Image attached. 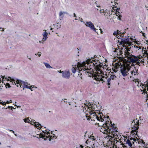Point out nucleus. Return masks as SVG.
Wrapping results in <instances>:
<instances>
[{"mask_svg":"<svg viewBox=\"0 0 148 148\" xmlns=\"http://www.w3.org/2000/svg\"><path fill=\"white\" fill-rule=\"evenodd\" d=\"M131 128L132 130L131 132L133 133L134 132H137V130L139 128L138 126L140 125L139 120H138L135 122V120H133L131 123Z\"/></svg>","mask_w":148,"mask_h":148,"instance_id":"1","label":"nucleus"},{"mask_svg":"<svg viewBox=\"0 0 148 148\" xmlns=\"http://www.w3.org/2000/svg\"><path fill=\"white\" fill-rule=\"evenodd\" d=\"M86 61V60L85 62H83L80 65L79 68L81 69V71H83V72H84L83 71H85V73H87L86 74H90L91 75L92 73H91L90 72H89L88 71H87V70H89L88 66L89 64H88H88L87 63Z\"/></svg>","mask_w":148,"mask_h":148,"instance_id":"2","label":"nucleus"},{"mask_svg":"<svg viewBox=\"0 0 148 148\" xmlns=\"http://www.w3.org/2000/svg\"><path fill=\"white\" fill-rule=\"evenodd\" d=\"M131 67L128 66H124L121 68L120 71L121 72L123 77L127 76L128 75L127 73L130 70Z\"/></svg>","mask_w":148,"mask_h":148,"instance_id":"3","label":"nucleus"},{"mask_svg":"<svg viewBox=\"0 0 148 148\" xmlns=\"http://www.w3.org/2000/svg\"><path fill=\"white\" fill-rule=\"evenodd\" d=\"M110 124H111L110 125V128L111 130L112 129L113 130L110 131V133H111L114 136H116L117 137L118 136V134H116V132H117V128L115 126V125L114 123L112 124V121H110Z\"/></svg>","mask_w":148,"mask_h":148,"instance_id":"4","label":"nucleus"},{"mask_svg":"<svg viewBox=\"0 0 148 148\" xmlns=\"http://www.w3.org/2000/svg\"><path fill=\"white\" fill-rule=\"evenodd\" d=\"M102 127L106 129L105 131L106 133H104V134H110V131L111 130V129L110 124H109V125H108V123L106 122L105 124H103V125Z\"/></svg>","mask_w":148,"mask_h":148,"instance_id":"5","label":"nucleus"},{"mask_svg":"<svg viewBox=\"0 0 148 148\" xmlns=\"http://www.w3.org/2000/svg\"><path fill=\"white\" fill-rule=\"evenodd\" d=\"M131 56L127 57V60H129L132 63H134L138 61L140 58H138L137 57L132 55H131Z\"/></svg>","mask_w":148,"mask_h":148,"instance_id":"6","label":"nucleus"},{"mask_svg":"<svg viewBox=\"0 0 148 148\" xmlns=\"http://www.w3.org/2000/svg\"><path fill=\"white\" fill-rule=\"evenodd\" d=\"M85 25L87 27H89L91 29L93 30L95 32H97L96 30H97V29H96L95 28L94 25L91 21L86 22Z\"/></svg>","mask_w":148,"mask_h":148,"instance_id":"7","label":"nucleus"},{"mask_svg":"<svg viewBox=\"0 0 148 148\" xmlns=\"http://www.w3.org/2000/svg\"><path fill=\"white\" fill-rule=\"evenodd\" d=\"M70 75V73L69 70L67 71H63V74H62V76L63 78L67 79H69Z\"/></svg>","mask_w":148,"mask_h":148,"instance_id":"8","label":"nucleus"},{"mask_svg":"<svg viewBox=\"0 0 148 148\" xmlns=\"http://www.w3.org/2000/svg\"><path fill=\"white\" fill-rule=\"evenodd\" d=\"M86 62L88 64H89L90 63L92 64V66L94 69L95 68V66H96V65L97 64V63L95 60H91L90 59H88L86 60Z\"/></svg>","mask_w":148,"mask_h":148,"instance_id":"9","label":"nucleus"},{"mask_svg":"<svg viewBox=\"0 0 148 148\" xmlns=\"http://www.w3.org/2000/svg\"><path fill=\"white\" fill-rule=\"evenodd\" d=\"M129 36H128L127 38H121V42H123L124 44H127V42L129 41Z\"/></svg>","mask_w":148,"mask_h":148,"instance_id":"10","label":"nucleus"},{"mask_svg":"<svg viewBox=\"0 0 148 148\" xmlns=\"http://www.w3.org/2000/svg\"><path fill=\"white\" fill-rule=\"evenodd\" d=\"M100 64L101 63H100L99 64H97L96 65V66H95V69L96 70V71H100V68L102 67V66Z\"/></svg>","mask_w":148,"mask_h":148,"instance_id":"11","label":"nucleus"},{"mask_svg":"<svg viewBox=\"0 0 148 148\" xmlns=\"http://www.w3.org/2000/svg\"><path fill=\"white\" fill-rule=\"evenodd\" d=\"M130 50H127V49H126L125 51V53L126 54L125 57L126 58H127V57H129V56H131V55H132V54H131L130 53H129L128 52V51H130Z\"/></svg>","mask_w":148,"mask_h":148,"instance_id":"12","label":"nucleus"},{"mask_svg":"<svg viewBox=\"0 0 148 148\" xmlns=\"http://www.w3.org/2000/svg\"><path fill=\"white\" fill-rule=\"evenodd\" d=\"M33 122V123L35 124L34 126L36 128H39V126H40V127H42L41 124H40L38 122H34V121Z\"/></svg>","mask_w":148,"mask_h":148,"instance_id":"13","label":"nucleus"},{"mask_svg":"<svg viewBox=\"0 0 148 148\" xmlns=\"http://www.w3.org/2000/svg\"><path fill=\"white\" fill-rule=\"evenodd\" d=\"M63 14H68V13L67 12H62V11H60L59 13V16L60 17H60V20H62V19L63 18V16L62 17H61V16Z\"/></svg>","mask_w":148,"mask_h":148,"instance_id":"14","label":"nucleus"},{"mask_svg":"<svg viewBox=\"0 0 148 148\" xmlns=\"http://www.w3.org/2000/svg\"><path fill=\"white\" fill-rule=\"evenodd\" d=\"M142 86H144V87H145V88H144L143 89V92L146 93V94H147V93H148V92L147 91V86H146V84H143L142 85Z\"/></svg>","mask_w":148,"mask_h":148,"instance_id":"15","label":"nucleus"},{"mask_svg":"<svg viewBox=\"0 0 148 148\" xmlns=\"http://www.w3.org/2000/svg\"><path fill=\"white\" fill-rule=\"evenodd\" d=\"M37 135H39V137L40 138H43L44 139V140H47L46 138H44L46 136V135H45V133H44V134L42 133H40V134H38Z\"/></svg>","mask_w":148,"mask_h":148,"instance_id":"16","label":"nucleus"},{"mask_svg":"<svg viewBox=\"0 0 148 148\" xmlns=\"http://www.w3.org/2000/svg\"><path fill=\"white\" fill-rule=\"evenodd\" d=\"M120 34L121 35V32H119V31L118 30H117L116 31L114 32L113 33V35L114 36H116L117 35H119Z\"/></svg>","mask_w":148,"mask_h":148,"instance_id":"17","label":"nucleus"},{"mask_svg":"<svg viewBox=\"0 0 148 148\" xmlns=\"http://www.w3.org/2000/svg\"><path fill=\"white\" fill-rule=\"evenodd\" d=\"M94 104L95 105V106H94V105H93L92 104V106H91V109H92L93 110H95V108L94 107L95 106H96L97 107H98V106L97 105V103L96 102H95V103H94Z\"/></svg>","mask_w":148,"mask_h":148,"instance_id":"18","label":"nucleus"},{"mask_svg":"<svg viewBox=\"0 0 148 148\" xmlns=\"http://www.w3.org/2000/svg\"><path fill=\"white\" fill-rule=\"evenodd\" d=\"M43 63L47 68L49 69L52 68L50 65L48 63L45 62H44Z\"/></svg>","mask_w":148,"mask_h":148,"instance_id":"19","label":"nucleus"},{"mask_svg":"<svg viewBox=\"0 0 148 148\" xmlns=\"http://www.w3.org/2000/svg\"><path fill=\"white\" fill-rule=\"evenodd\" d=\"M43 31H46V30L44 29L43 30ZM47 35L48 33L46 31L44 32L42 34L43 36V37H47Z\"/></svg>","mask_w":148,"mask_h":148,"instance_id":"20","label":"nucleus"},{"mask_svg":"<svg viewBox=\"0 0 148 148\" xmlns=\"http://www.w3.org/2000/svg\"><path fill=\"white\" fill-rule=\"evenodd\" d=\"M101 77H102V76L97 75L95 77V79L97 81H99Z\"/></svg>","mask_w":148,"mask_h":148,"instance_id":"21","label":"nucleus"},{"mask_svg":"<svg viewBox=\"0 0 148 148\" xmlns=\"http://www.w3.org/2000/svg\"><path fill=\"white\" fill-rule=\"evenodd\" d=\"M126 143L127 144H128L129 146L130 147H131L132 145V144L131 143L130 140H127L126 142Z\"/></svg>","mask_w":148,"mask_h":148,"instance_id":"22","label":"nucleus"},{"mask_svg":"<svg viewBox=\"0 0 148 148\" xmlns=\"http://www.w3.org/2000/svg\"><path fill=\"white\" fill-rule=\"evenodd\" d=\"M27 84V83L25 82H24V81H22L21 82L20 84L23 85V86H22V88H23L24 87H25V85L26 84Z\"/></svg>","mask_w":148,"mask_h":148,"instance_id":"23","label":"nucleus"},{"mask_svg":"<svg viewBox=\"0 0 148 148\" xmlns=\"http://www.w3.org/2000/svg\"><path fill=\"white\" fill-rule=\"evenodd\" d=\"M42 132H43V133H45V135H46V138H48L49 137H50V135L48 136H46V135H47L48 134H50V132H47V133L46 132H45L44 131H42Z\"/></svg>","mask_w":148,"mask_h":148,"instance_id":"24","label":"nucleus"},{"mask_svg":"<svg viewBox=\"0 0 148 148\" xmlns=\"http://www.w3.org/2000/svg\"><path fill=\"white\" fill-rule=\"evenodd\" d=\"M103 78H104V77L103 76H102V77H101L100 78V79H99V81H102L103 82H105V79H106V78L104 79H103Z\"/></svg>","mask_w":148,"mask_h":148,"instance_id":"25","label":"nucleus"},{"mask_svg":"<svg viewBox=\"0 0 148 148\" xmlns=\"http://www.w3.org/2000/svg\"><path fill=\"white\" fill-rule=\"evenodd\" d=\"M22 81L21 80L17 79L16 81V84H20Z\"/></svg>","mask_w":148,"mask_h":148,"instance_id":"26","label":"nucleus"},{"mask_svg":"<svg viewBox=\"0 0 148 148\" xmlns=\"http://www.w3.org/2000/svg\"><path fill=\"white\" fill-rule=\"evenodd\" d=\"M58 23H57L56 24H55V25H54L55 26V27H56L57 29H58V28H60V27L61 26V25H59V26H58Z\"/></svg>","mask_w":148,"mask_h":148,"instance_id":"27","label":"nucleus"},{"mask_svg":"<svg viewBox=\"0 0 148 148\" xmlns=\"http://www.w3.org/2000/svg\"><path fill=\"white\" fill-rule=\"evenodd\" d=\"M24 88H26L28 89H31L30 86H29L27 84H26L25 86V87L23 88V89H24Z\"/></svg>","mask_w":148,"mask_h":148,"instance_id":"28","label":"nucleus"},{"mask_svg":"<svg viewBox=\"0 0 148 148\" xmlns=\"http://www.w3.org/2000/svg\"><path fill=\"white\" fill-rule=\"evenodd\" d=\"M76 71V69L75 68H74L73 67L72 69V71L73 73H75Z\"/></svg>","mask_w":148,"mask_h":148,"instance_id":"29","label":"nucleus"},{"mask_svg":"<svg viewBox=\"0 0 148 148\" xmlns=\"http://www.w3.org/2000/svg\"><path fill=\"white\" fill-rule=\"evenodd\" d=\"M116 76H115L114 75H111L110 76V78H111V79H113L115 77H116Z\"/></svg>","mask_w":148,"mask_h":148,"instance_id":"30","label":"nucleus"},{"mask_svg":"<svg viewBox=\"0 0 148 148\" xmlns=\"http://www.w3.org/2000/svg\"><path fill=\"white\" fill-rule=\"evenodd\" d=\"M5 86L6 87V88H7V87L9 88H10L11 87V86L10 85V84L8 83L6 84Z\"/></svg>","mask_w":148,"mask_h":148,"instance_id":"31","label":"nucleus"},{"mask_svg":"<svg viewBox=\"0 0 148 148\" xmlns=\"http://www.w3.org/2000/svg\"><path fill=\"white\" fill-rule=\"evenodd\" d=\"M108 136L110 139H111L112 138H113V137L110 135H108Z\"/></svg>","mask_w":148,"mask_h":148,"instance_id":"32","label":"nucleus"},{"mask_svg":"<svg viewBox=\"0 0 148 148\" xmlns=\"http://www.w3.org/2000/svg\"><path fill=\"white\" fill-rule=\"evenodd\" d=\"M104 13L105 14H104V16H105V14H106V15H108V14H110V13H109V12L107 11H105V12H104Z\"/></svg>","mask_w":148,"mask_h":148,"instance_id":"33","label":"nucleus"},{"mask_svg":"<svg viewBox=\"0 0 148 148\" xmlns=\"http://www.w3.org/2000/svg\"><path fill=\"white\" fill-rule=\"evenodd\" d=\"M7 108H8L9 109H10V108H11V110H12V108H14V109H15L16 108H13V107H12V106H9L7 108H5V109H7Z\"/></svg>","mask_w":148,"mask_h":148,"instance_id":"34","label":"nucleus"},{"mask_svg":"<svg viewBox=\"0 0 148 148\" xmlns=\"http://www.w3.org/2000/svg\"><path fill=\"white\" fill-rule=\"evenodd\" d=\"M29 120V119H28L27 118H26L25 119H23L24 121L26 123L27 121V120Z\"/></svg>","mask_w":148,"mask_h":148,"instance_id":"35","label":"nucleus"},{"mask_svg":"<svg viewBox=\"0 0 148 148\" xmlns=\"http://www.w3.org/2000/svg\"><path fill=\"white\" fill-rule=\"evenodd\" d=\"M122 17L121 15H119V16L118 17V18L120 20H121V18Z\"/></svg>","mask_w":148,"mask_h":148,"instance_id":"36","label":"nucleus"},{"mask_svg":"<svg viewBox=\"0 0 148 148\" xmlns=\"http://www.w3.org/2000/svg\"><path fill=\"white\" fill-rule=\"evenodd\" d=\"M89 64V69H92V68H93V67L92 66V65H91V64ZM89 69V70H90V69Z\"/></svg>","mask_w":148,"mask_h":148,"instance_id":"37","label":"nucleus"},{"mask_svg":"<svg viewBox=\"0 0 148 148\" xmlns=\"http://www.w3.org/2000/svg\"><path fill=\"white\" fill-rule=\"evenodd\" d=\"M10 101H11V102H10L9 101H7L6 102V104H9L10 103H11L12 102V100H10Z\"/></svg>","mask_w":148,"mask_h":148,"instance_id":"38","label":"nucleus"},{"mask_svg":"<svg viewBox=\"0 0 148 148\" xmlns=\"http://www.w3.org/2000/svg\"><path fill=\"white\" fill-rule=\"evenodd\" d=\"M1 77L3 78V79L5 78V79H7V78H5V76H3L2 75H1Z\"/></svg>","mask_w":148,"mask_h":148,"instance_id":"39","label":"nucleus"},{"mask_svg":"<svg viewBox=\"0 0 148 148\" xmlns=\"http://www.w3.org/2000/svg\"><path fill=\"white\" fill-rule=\"evenodd\" d=\"M86 116L87 117V119L88 121L90 120V119L91 118H90V117L89 116Z\"/></svg>","mask_w":148,"mask_h":148,"instance_id":"40","label":"nucleus"},{"mask_svg":"<svg viewBox=\"0 0 148 148\" xmlns=\"http://www.w3.org/2000/svg\"><path fill=\"white\" fill-rule=\"evenodd\" d=\"M47 37H43V38L42 40L43 41H45L46 40V39H47Z\"/></svg>","mask_w":148,"mask_h":148,"instance_id":"41","label":"nucleus"},{"mask_svg":"<svg viewBox=\"0 0 148 148\" xmlns=\"http://www.w3.org/2000/svg\"><path fill=\"white\" fill-rule=\"evenodd\" d=\"M71 99L72 100V102H74L75 103H76L75 99L74 100V99H73V98H71Z\"/></svg>","mask_w":148,"mask_h":148,"instance_id":"42","label":"nucleus"},{"mask_svg":"<svg viewBox=\"0 0 148 148\" xmlns=\"http://www.w3.org/2000/svg\"><path fill=\"white\" fill-rule=\"evenodd\" d=\"M107 81L108 83H110V81H111V78H108L107 79Z\"/></svg>","mask_w":148,"mask_h":148,"instance_id":"43","label":"nucleus"},{"mask_svg":"<svg viewBox=\"0 0 148 148\" xmlns=\"http://www.w3.org/2000/svg\"><path fill=\"white\" fill-rule=\"evenodd\" d=\"M1 104H2L3 106H5L6 104V102H3V103Z\"/></svg>","mask_w":148,"mask_h":148,"instance_id":"44","label":"nucleus"},{"mask_svg":"<svg viewBox=\"0 0 148 148\" xmlns=\"http://www.w3.org/2000/svg\"><path fill=\"white\" fill-rule=\"evenodd\" d=\"M94 136H91L90 137H93ZM91 139H92L93 140H96V138H91Z\"/></svg>","mask_w":148,"mask_h":148,"instance_id":"45","label":"nucleus"},{"mask_svg":"<svg viewBox=\"0 0 148 148\" xmlns=\"http://www.w3.org/2000/svg\"><path fill=\"white\" fill-rule=\"evenodd\" d=\"M116 12L117 13H115V14H116V16H118V15L117 14H118L119 15H120L119 14H120V13L119 12H118L117 11Z\"/></svg>","mask_w":148,"mask_h":148,"instance_id":"46","label":"nucleus"},{"mask_svg":"<svg viewBox=\"0 0 148 148\" xmlns=\"http://www.w3.org/2000/svg\"><path fill=\"white\" fill-rule=\"evenodd\" d=\"M95 4H96V5H97V7H100V6L99 5H97V1H96L95 2Z\"/></svg>","mask_w":148,"mask_h":148,"instance_id":"47","label":"nucleus"},{"mask_svg":"<svg viewBox=\"0 0 148 148\" xmlns=\"http://www.w3.org/2000/svg\"><path fill=\"white\" fill-rule=\"evenodd\" d=\"M95 114H96L95 112H92L91 114V115H92L93 116H95Z\"/></svg>","mask_w":148,"mask_h":148,"instance_id":"48","label":"nucleus"},{"mask_svg":"<svg viewBox=\"0 0 148 148\" xmlns=\"http://www.w3.org/2000/svg\"><path fill=\"white\" fill-rule=\"evenodd\" d=\"M32 122V121H30V120H29V119L28 120H27V122H28V123H31V122Z\"/></svg>","mask_w":148,"mask_h":148,"instance_id":"49","label":"nucleus"},{"mask_svg":"<svg viewBox=\"0 0 148 148\" xmlns=\"http://www.w3.org/2000/svg\"><path fill=\"white\" fill-rule=\"evenodd\" d=\"M100 119L101 120H100L99 121H104V119H102L101 117L100 118Z\"/></svg>","mask_w":148,"mask_h":148,"instance_id":"50","label":"nucleus"},{"mask_svg":"<svg viewBox=\"0 0 148 148\" xmlns=\"http://www.w3.org/2000/svg\"><path fill=\"white\" fill-rule=\"evenodd\" d=\"M146 86H147V90L148 91V84H146Z\"/></svg>","mask_w":148,"mask_h":148,"instance_id":"51","label":"nucleus"},{"mask_svg":"<svg viewBox=\"0 0 148 148\" xmlns=\"http://www.w3.org/2000/svg\"><path fill=\"white\" fill-rule=\"evenodd\" d=\"M97 119L98 120H99V121H100V119H99V117L98 116H97Z\"/></svg>","mask_w":148,"mask_h":148,"instance_id":"52","label":"nucleus"},{"mask_svg":"<svg viewBox=\"0 0 148 148\" xmlns=\"http://www.w3.org/2000/svg\"><path fill=\"white\" fill-rule=\"evenodd\" d=\"M63 71H62L61 70H60L59 71V72L60 73H62V74H63Z\"/></svg>","mask_w":148,"mask_h":148,"instance_id":"53","label":"nucleus"},{"mask_svg":"<svg viewBox=\"0 0 148 148\" xmlns=\"http://www.w3.org/2000/svg\"><path fill=\"white\" fill-rule=\"evenodd\" d=\"M136 62V63L137 64L139 65V64L140 63L139 62L137 61Z\"/></svg>","mask_w":148,"mask_h":148,"instance_id":"54","label":"nucleus"},{"mask_svg":"<svg viewBox=\"0 0 148 148\" xmlns=\"http://www.w3.org/2000/svg\"><path fill=\"white\" fill-rule=\"evenodd\" d=\"M112 9H111L112 12H113V10H114V8L113 7H111Z\"/></svg>","mask_w":148,"mask_h":148,"instance_id":"55","label":"nucleus"},{"mask_svg":"<svg viewBox=\"0 0 148 148\" xmlns=\"http://www.w3.org/2000/svg\"><path fill=\"white\" fill-rule=\"evenodd\" d=\"M73 15H73V16H74V17H75V18L77 17L76 15L75 14V13H73Z\"/></svg>","mask_w":148,"mask_h":148,"instance_id":"56","label":"nucleus"},{"mask_svg":"<svg viewBox=\"0 0 148 148\" xmlns=\"http://www.w3.org/2000/svg\"><path fill=\"white\" fill-rule=\"evenodd\" d=\"M120 8H117V9H116V12L117 11V10H120ZM115 10V9L114 10Z\"/></svg>","mask_w":148,"mask_h":148,"instance_id":"57","label":"nucleus"},{"mask_svg":"<svg viewBox=\"0 0 148 148\" xmlns=\"http://www.w3.org/2000/svg\"><path fill=\"white\" fill-rule=\"evenodd\" d=\"M79 18L80 19H79L80 21H81L82 22H83V21H82V18H80L79 17Z\"/></svg>","mask_w":148,"mask_h":148,"instance_id":"58","label":"nucleus"},{"mask_svg":"<svg viewBox=\"0 0 148 148\" xmlns=\"http://www.w3.org/2000/svg\"><path fill=\"white\" fill-rule=\"evenodd\" d=\"M3 101H2L1 100H0V104H1L3 103Z\"/></svg>","mask_w":148,"mask_h":148,"instance_id":"59","label":"nucleus"},{"mask_svg":"<svg viewBox=\"0 0 148 148\" xmlns=\"http://www.w3.org/2000/svg\"><path fill=\"white\" fill-rule=\"evenodd\" d=\"M9 131H10V132H12L14 134V131H13V130H9Z\"/></svg>","mask_w":148,"mask_h":148,"instance_id":"60","label":"nucleus"},{"mask_svg":"<svg viewBox=\"0 0 148 148\" xmlns=\"http://www.w3.org/2000/svg\"><path fill=\"white\" fill-rule=\"evenodd\" d=\"M138 69H137V70H136V72H135V73L137 74L138 73Z\"/></svg>","mask_w":148,"mask_h":148,"instance_id":"61","label":"nucleus"},{"mask_svg":"<svg viewBox=\"0 0 148 148\" xmlns=\"http://www.w3.org/2000/svg\"><path fill=\"white\" fill-rule=\"evenodd\" d=\"M81 148H83L84 147V146L82 145H80L79 146Z\"/></svg>","mask_w":148,"mask_h":148,"instance_id":"62","label":"nucleus"},{"mask_svg":"<svg viewBox=\"0 0 148 148\" xmlns=\"http://www.w3.org/2000/svg\"><path fill=\"white\" fill-rule=\"evenodd\" d=\"M133 73H135V71H133L131 72V74H132Z\"/></svg>","mask_w":148,"mask_h":148,"instance_id":"63","label":"nucleus"},{"mask_svg":"<svg viewBox=\"0 0 148 148\" xmlns=\"http://www.w3.org/2000/svg\"><path fill=\"white\" fill-rule=\"evenodd\" d=\"M89 112V114H91V113H92V111H89V112Z\"/></svg>","mask_w":148,"mask_h":148,"instance_id":"64","label":"nucleus"}]
</instances>
